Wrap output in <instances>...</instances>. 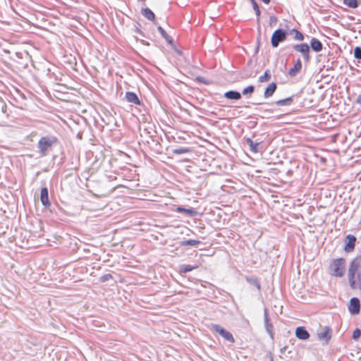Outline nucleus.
<instances>
[{"label": "nucleus", "instance_id": "nucleus-1", "mask_svg": "<svg viewBox=\"0 0 361 361\" xmlns=\"http://www.w3.org/2000/svg\"><path fill=\"white\" fill-rule=\"evenodd\" d=\"M348 279L350 288L361 291V263L360 258L353 259L348 266Z\"/></svg>", "mask_w": 361, "mask_h": 361}, {"label": "nucleus", "instance_id": "nucleus-2", "mask_svg": "<svg viewBox=\"0 0 361 361\" xmlns=\"http://www.w3.org/2000/svg\"><path fill=\"white\" fill-rule=\"evenodd\" d=\"M329 271L332 276L343 277L346 271V260L343 257L332 259L329 266Z\"/></svg>", "mask_w": 361, "mask_h": 361}, {"label": "nucleus", "instance_id": "nucleus-3", "mask_svg": "<svg viewBox=\"0 0 361 361\" xmlns=\"http://www.w3.org/2000/svg\"><path fill=\"white\" fill-rule=\"evenodd\" d=\"M58 139L56 137H42L38 142V147L42 156H44L47 149L51 147L54 144L57 142Z\"/></svg>", "mask_w": 361, "mask_h": 361}, {"label": "nucleus", "instance_id": "nucleus-4", "mask_svg": "<svg viewBox=\"0 0 361 361\" xmlns=\"http://www.w3.org/2000/svg\"><path fill=\"white\" fill-rule=\"evenodd\" d=\"M286 38V32L281 29L274 32L271 36V42L274 47H278L279 44L283 42Z\"/></svg>", "mask_w": 361, "mask_h": 361}, {"label": "nucleus", "instance_id": "nucleus-5", "mask_svg": "<svg viewBox=\"0 0 361 361\" xmlns=\"http://www.w3.org/2000/svg\"><path fill=\"white\" fill-rule=\"evenodd\" d=\"M213 329L218 334H219L224 338L226 340L234 343L235 339L233 336V335L226 329H224L223 327L218 324H213L212 325Z\"/></svg>", "mask_w": 361, "mask_h": 361}, {"label": "nucleus", "instance_id": "nucleus-6", "mask_svg": "<svg viewBox=\"0 0 361 361\" xmlns=\"http://www.w3.org/2000/svg\"><path fill=\"white\" fill-rule=\"evenodd\" d=\"M294 49L303 55L306 61H309L310 56V47L307 44H296L294 46Z\"/></svg>", "mask_w": 361, "mask_h": 361}, {"label": "nucleus", "instance_id": "nucleus-7", "mask_svg": "<svg viewBox=\"0 0 361 361\" xmlns=\"http://www.w3.org/2000/svg\"><path fill=\"white\" fill-rule=\"evenodd\" d=\"M348 310L352 314H357L360 310V301L357 298H353L350 299Z\"/></svg>", "mask_w": 361, "mask_h": 361}, {"label": "nucleus", "instance_id": "nucleus-8", "mask_svg": "<svg viewBox=\"0 0 361 361\" xmlns=\"http://www.w3.org/2000/svg\"><path fill=\"white\" fill-rule=\"evenodd\" d=\"M356 238L353 235H348L346 236V243L344 247V250L347 252H350L354 250L355 245Z\"/></svg>", "mask_w": 361, "mask_h": 361}, {"label": "nucleus", "instance_id": "nucleus-9", "mask_svg": "<svg viewBox=\"0 0 361 361\" xmlns=\"http://www.w3.org/2000/svg\"><path fill=\"white\" fill-rule=\"evenodd\" d=\"M295 336L300 340H307L310 338V334L303 326H299L295 329Z\"/></svg>", "mask_w": 361, "mask_h": 361}, {"label": "nucleus", "instance_id": "nucleus-10", "mask_svg": "<svg viewBox=\"0 0 361 361\" xmlns=\"http://www.w3.org/2000/svg\"><path fill=\"white\" fill-rule=\"evenodd\" d=\"M40 200H41L42 204L44 207H48L50 206L48 190L47 188H42L41 189Z\"/></svg>", "mask_w": 361, "mask_h": 361}, {"label": "nucleus", "instance_id": "nucleus-11", "mask_svg": "<svg viewBox=\"0 0 361 361\" xmlns=\"http://www.w3.org/2000/svg\"><path fill=\"white\" fill-rule=\"evenodd\" d=\"M302 68V62L298 59L294 63L293 66L289 69L288 74L291 77L295 76Z\"/></svg>", "mask_w": 361, "mask_h": 361}, {"label": "nucleus", "instance_id": "nucleus-12", "mask_svg": "<svg viewBox=\"0 0 361 361\" xmlns=\"http://www.w3.org/2000/svg\"><path fill=\"white\" fill-rule=\"evenodd\" d=\"M126 98L128 102L140 105V101L137 95L133 92H127L126 94Z\"/></svg>", "mask_w": 361, "mask_h": 361}, {"label": "nucleus", "instance_id": "nucleus-13", "mask_svg": "<svg viewBox=\"0 0 361 361\" xmlns=\"http://www.w3.org/2000/svg\"><path fill=\"white\" fill-rule=\"evenodd\" d=\"M331 337V331L329 328H325L322 332L318 334V338L319 340L325 341L327 343Z\"/></svg>", "mask_w": 361, "mask_h": 361}, {"label": "nucleus", "instance_id": "nucleus-14", "mask_svg": "<svg viewBox=\"0 0 361 361\" xmlns=\"http://www.w3.org/2000/svg\"><path fill=\"white\" fill-rule=\"evenodd\" d=\"M276 90V84L275 82H271L265 89L264 96L265 98L270 97L273 95Z\"/></svg>", "mask_w": 361, "mask_h": 361}, {"label": "nucleus", "instance_id": "nucleus-15", "mask_svg": "<svg viewBox=\"0 0 361 361\" xmlns=\"http://www.w3.org/2000/svg\"><path fill=\"white\" fill-rule=\"evenodd\" d=\"M311 47L314 51H320L322 49V44L319 40L316 38H313L310 42Z\"/></svg>", "mask_w": 361, "mask_h": 361}, {"label": "nucleus", "instance_id": "nucleus-16", "mask_svg": "<svg viewBox=\"0 0 361 361\" xmlns=\"http://www.w3.org/2000/svg\"><path fill=\"white\" fill-rule=\"evenodd\" d=\"M141 13L148 20L152 21H154L155 20L154 13L149 8H142Z\"/></svg>", "mask_w": 361, "mask_h": 361}, {"label": "nucleus", "instance_id": "nucleus-17", "mask_svg": "<svg viewBox=\"0 0 361 361\" xmlns=\"http://www.w3.org/2000/svg\"><path fill=\"white\" fill-rule=\"evenodd\" d=\"M225 97L229 99L238 100L241 98V94L236 91H228L224 94Z\"/></svg>", "mask_w": 361, "mask_h": 361}, {"label": "nucleus", "instance_id": "nucleus-18", "mask_svg": "<svg viewBox=\"0 0 361 361\" xmlns=\"http://www.w3.org/2000/svg\"><path fill=\"white\" fill-rule=\"evenodd\" d=\"M247 143L249 145L250 150L255 153H257L259 152V146L260 145V142H256L255 143L250 138H247L246 140Z\"/></svg>", "mask_w": 361, "mask_h": 361}, {"label": "nucleus", "instance_id": "nucleus-19", "mask_svg": "<svg viewBox=\"0 0 361 361\" xmlns=\"http://www.w3.org/2000/svg\"><path fill=\"white\" fill-rule=\"evenodd\" d=\"M176 211L178 212L185 213L190 216H194L196 214V212L193 209H185L181 207H177Z\"/></svg>", "mask_w": 361, "mask_h": 361}, {"label": "nucleus", "instance_id": "nucleus-20", "mask_svg": "<svg viewBox=\"0 0 361 361\" xmlns=\"http://www.w3.org/2000/svg\"><path fill=\"white\" fill-rule=\"evenodd\" d=\"M271 79V74L269 70H267L264 75L259 77L258 81L259 82H266Z\"/></svg>", "mask_w": 361, "mask_h": 361}, {"label": "nucleus", "instance_id": "nucleus-21", "mask_svg": "<svg viewBox=\"0 0 361 361\" xmlns=\"http://www.w3.org/2000/svg\"><path fill=\"white\" fill-rule=\"evenodd\" d=\"M198 268V266L197 265H195V266H192V265H183L181 266L180 269V271L181 273H187V272H189V271H192L193 269H197Z\"/></svg>", "mask_w": 361, "mask_h": 361}, {"label": "nucleus", "instance_id": "nucleus-22", "mask_svg": "<svg viewBox=\"0 0 361 361\" xmlns=\"http://www.w3.org/2000/svg\"><path fill=\"white\" fill-rule=\"evenodd\" d=\"M200 243V241H199V240L190 239V240L182 241L180 243V245L183 246H187V245L196 246V245H199Z\"/></svg>", "mask_w": 361, "mask_h": 361}, {"label": "nucleus", "instance_id": "nucleus-23", "mask_svg": "<svg viewBox=\"0 0 361 361\" xmlns=\"http://www.w3.org/2000/svg\"><path fill=\"white\" fill-rule=\"evenodd\" d=\"M343 4L351 8H356L358 6L357 0H343Z\"/></svg>", "mask_w": 361, "mask_h": 361}, {"label": "nucleus", "instance_id": "nucleus-24", "mask_svg": "<svg viewBox=\"0 0 361 361\" xmlns=\"http://www.w3.org/2000/svg\"><path fill=\"white\" fill-rule=\"evenodd\" d=\"M293 102L292 97H288L276 102V104L280 106L290 105Z\"/></svg>", "mask_w": 361, "mask_h": 361}, {"label": "nucleus", "instance_id": "nucleus-25", "mask_svg": "<svg viewBox=\"0 0 361 361\" xmlns=\"http://www.w3.org/2000/svg\"><path fill=\"white\" fill-rule=\"evenodd\" d=\"M255 91V87L253 85H249L243 89V94H252Z\"/></svg>", "mask_w": 361, "mask_h": 361}, {"label": "nucleus", "instance_id": "nucleus-26", "mask_svg": "<svg viewBox=\"0 0 361 361\" xmlns=\"http://www.w3.org/2000/svg\"><path fill=\"white\" fill-rule=\"evenodd\" d=\"M190 152V149H188V148H185V147H180V148H177V149H175L173 152L176 154H185V153H188Z\"/></svg>", "mask_w": 361, "mask_h": 361}, {"label": "nucleus", "instance_id": "nucleus-27", "mask_svg": "<svg viewBox=\"0 0 361 361\" xmlns=\"http://www.w3.org/2000/svg\"><path fill=\"white\" fill-rule=\"evenodd\" d=\"M251 2H252V6H253V9L255 11V13H256L257 16L259 18V16H260V10H259V8L258 6V4L255 1V0H251Z\"/></svg>", "mask_w": 361, "mask_h": 361}, {"label": "nucleus", "instance_id": "nucleus-28", "mask_svg": "<svg viewBox=\"0 0 361 361\" xmlns=\"http://www.w3.org/2000/svg\"><path fill=\"white\" fill-rule=\"evenodd\" d=\"M158 30H159V33L161 35V36L164 38H165L167 41L169 40L170 37L169 36V35L166 33V32L161 26L158 27Z\"/></svg>", "mask_w": 361, "mask_h": 361}, {"label": "nucleus", "instance_id": "nucleus-29", "mask_svg": "<svg viewBox=\"0 0 361 361\" xmlns=\"http://www.w3.org/2000/svg\"><path fill=\"white\" fill-rule=\"evenodd\" d=\"M354 56L357 59H361V48L356 47L354 49Z\"/></svg>", "mask_w": 361, "mask_h": 361}, {"label": "nucleus", "instance_id": "nucleus-30", "mask_svg": "<svg viewBox=\"0 0 361 361\" xmlns=\"http://www.w3.org/2000/svg\"><path fill=\"white\" fill-rule=\"evenodd\" d=\"M361 336V331L360 329H355L354 331H353V338L354 340H357L360 338Z\"/></svg>", "mask_w": 361, "mask_h": 361}, {"label": "nucleus", "instance_id": "nucleus-31", "mask_svg": "<svg viewBox=\"0 0 361 361\" xmlns=\"http://www.w3.org/2000/svg\"><path fill=\"white\" fill-rule=\"evenodd\" d=\"M294 32H295V39H298L300 41H302L304 39V36L300 31L294 30Z\"/></svg>", "mask_w": 361, "mask_h": 361}, {"label": "nucleus", "instance_id": "nucleus-32", "mask_svg": "<svg viewBox=\"0 0 361 361\" xmlns=\"http://www.w3.org/2000/svg\"><path fill=\"white\" fill-rule=\"evenodd\" d=\"M113 277H112L111 274H104L102 276H101L99 280L102 282H105L106 281H109V280L111 279Z\"/></svg>", "mask_w": 361, "mask_h": 361}, {"label": "nucleus", "instance_id": "nucleus-33", "mask_svg": "<svg viewBox=\"0 0 361 361\" xmlns=\"http://www.w3.org/2000/svg\"><path fill=\"white\" fill-rule=\"evenodd\" d=\"M357 103L361 106V95H359L357 98Z\"/></svg>", "mask_w": 361, "mask_h": 361}, {"label": "nucleus", "instance_id": "nucleus-34", "mask_svg": "<svg viewBox=\"0 0 361 361\" xmlns=\"http://www.w3.org/2000/svg\"><path fill=\"white\" fill-rule=\"evenodd\" d=\"M264 4H269L271 0H262Z\"/></svg>", "mask_w": 361, "mask_h": 361}]
</instances>
